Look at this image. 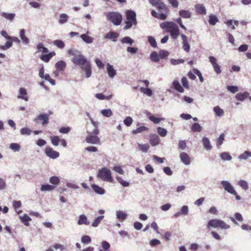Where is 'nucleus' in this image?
Instances as JSON below:
<instances>
[{
	"instance_id": "nucleus-34",
	"label": "nucleus",
	"mask_w": 251,
	"mask_h": 251,
	"mask_svg": "<svg viewBox=\"0 0 251 251\" xmlns=\"http://www.w3.org/2000/svg\"><path fill=\"white\" fill-rule=\"evenodd\" d=\"M1 15L3 17L10 21H12L15 16V14L14 13H6L5 12L2 13Z\"/></svg>"
},
{
	"instance_id": "nucleus-38",
	"label": "nucleus",
	"mask_w": 251,
	"mask_h": 251,
	"mask_svg": "<svg viewBox=\"0 0 251 251\" xmlns=\"http://www.w3.org/2000/svg\"><path fill=\"white\" fill-rule=\"evenodd\" d=\"M80 37L87 43H91L93 41V38L86 34H82L80 36Z\"/></svg>"
},
{
	"instance_id": "nucleus-48",
	"label": "nucleus",
	"mask_w": 251,
	"mask_h": 251,
	"mask_svg": "<svg viewBox=\"0 0 251 251\" xmlns=\"http://www.w3.org/2000/svg\"><path fill=\"white\" fill-rule=\"evenodd\" d=\"M121 41L122 43H126L130 45L134 42L133 40L129 37H125L122 38Z\"/></svg>"
},
{
	"instance_id": "nucleus-8",
	"label": "nucleus",
	"mask_w": 251,
	"mask_h": 251,
	"mask_svg": "<svg viewBox=\"0 0 251 251\" xmlns=\"http://www.w3.org/2000/svg\"><path fill=\"white\" fill-rule=\"evenodd\" d=\"M46 155L52 159L57 158L59 156V153L57 151H54L50 147H47L45 150Z\"/></svg>"
},
{
	"instance_id": "nucleus-25",
	"label": "nucleus",
	"mask_w": 251,
	"mask_h": 251,
	"mask_svg": "<svg viewBox=\"0 0 251 251\" xmlns=\"http://www.w3.org/2000/svg\"><path fill=\"white\" fill-rule=\"evenodd\" d=\"M119 36V34L114 32H110L108 33L106 36L105 38L111 39L113 41H115L116 38Z\"/></svg>"
},
{
	"instance_id": "nucleus-54",
	"label": "nucleus",
	"mask_w": 251,
	"mask_h": 251,
	"mask_svg": "<svg viewBox=\"0 0 251 251\" xmlns=\"http://www.w3.org/2000/svg\"><path fill=\"white\" fill-rule=\"evenodd\" d=\"M50 182L54 185H58L60 182V179L57 176H52L50 179Z\"/></svg>"
},
{
	"instance_id": "nucleus-60",
	"label": "nucleus",
	"mask_w": 251,
	"mask_h": 251,
	"mask_svg": "<svg viewBox=\"0 0 251 251\" xmlns=\"http://www.w3.org/2000/svg\"><path fill=\"white\" fill-rule=\"evenodd\" d=\"M11 149L13 150L14 151H19L20 149V146L17 143H12L10 145Z\"/></svg>"
},
{
	"instance_id": "nucleus-9",
	"label": "nucleus",
	"mask_w": 251,
	"mask_h": 251,
	"mask_svg": "<svg viewBox=\"0 0 251 251\" xmlns=\"http://www.w3.org/2000/svg\"><path fill=\"white\" fill-rule=\"evenodd\" d=\"M224 189L231 194H236V192L231 184L227 181L223 180L221 182Z\"/></svg>"
},
{
	"instance_id": "nucleus-2",
	"label": "nucleus",
	"mask_w": 251,
	"mask_h": 251,
	"mask_svg": "<svg viewBox=\"0 0 251 251\" xmlns=\"http://www.w3.org/2000/svg\"><path fill=\"white\" fill-rule=\"evenodd\" d=\"M162 29H166L169 32L172 38L176 39L179 35V30L178 26L172 22H164L160 24Z\"/></svg>"
},
{
	"instance_id": "nucleus-42",
	"label": "nucleus",
	"mask_w": 251,
	"mask_h": 251,
	"mask_svg": "<svg viewBox=\"0 0 251 251\" xmlns=\"http://www.w3.org/2000/svg\"><path fill=\"white\" fill-rule=\"evenodd\" d=\"M90 121L92 125L95 127V128L93 131V133L95 135H98L99 133V131L98 128V123L94 121L92 118H90Z\"/></svg>"
},
{
	"instance_id": "nucleus-31",
	"label": "nucleus",
	"mask_w": 251,
	"mask_h": 251,
	"mask_svg": "<svg viewBox=\"0 0 251 251\" xmlns=\"http://www.w3.org/2000/svg\"><path fill=\"white\" fill-rule=\"evenodd\" d=\"M202 129L201 126L197 123H194L191 126V130L193 132H200Z\"/></svg>"
},
{
	"instance_id": "nucleus-33",
	"label": "nucleus",
	"mask_w": 251,
	"mask_h": 251,
	"mask_svg": "<svg viewBox=\"0 0 251 251\" xmlns=\"http://www.w3.org/2000/svg\"><path fill=\"white\" fill-rule=\"evenodd\" d=\"M55 186L49 184L43 185L41 188L42 191H50L54 189Z\"/></svg>"
},
{
	"instance_id": "nucleus-17",
	"label": "nucleus",
	"mask_w": 251,
	"mask_h": 251,
	"mask_svg": "<svg viewBox=\"0 0 251 251\" xmlns=\"http://www.w3.org/2000/svg\"><path fill=\"white\" fill-rule=\"evenodd\" d=\"M107 71L109 77L112 78L116 75V70H114L112 65L107 64Z\"/></svg>"
},
{
	"instance_id": "nucleus-46",
	"label": "nucleus",
	"mask_w": 251,
	"mask_h": 251,
	"mask_svg": "<svg viewBox=\"0 0 251 251\" xmlns=\"http://www.w3.org/2000/svg\"><path fill=\"white\" fill-rule=\"evenodd\" d=\"M68 16L66 14H61L59 16V23L62 24L68 21Z\"/></svg>"
},
{
	"instance_id": "nucleus-55",
	"label": "nucleus",
	"mask_w": 251,
	"mask_h": 251,
	"mask_svg": "<svg viewBox=\"0 0 251 251\" xmlns=\"http://www.w3.org/2000/svg\"><path fill=\"white\" fill-rule=\"evenodd\" d=\"M149 118L151 121L153 122L154 124H158L161 121L164 120V118H156L153 115L149 116Z\"/></svg>"
},
{
	"instance_id": "nucleus-28",
	"label": "nucleus",
	"mask_w": 251,
	"mask_h": 251,
	"mask_svg": "<svg viewBox=\"0 0 251 251\" xmlns=\"http://www.w3.org/2000/svg\"><path fill=\"white\" fill-rule=\"evenodd\" d=\"M21 220L26 226H29L28 222L30 221L31 218L26 214H24L23 216L20 217Z\"/></svg>"
},
{
	"instance_id": "nucleus-30",
	"label": "nucleus",
	"mask_w": 251,
	"mask_h": 251,
	"mask_svg": "<svg viewBox=\"0 0 251 251\" xmlns=\"http://www.w3.org/2000/svg\"><path fill=\"white\" fill-rule=\"evenodd\" d=\"M202 142L204 148L206 150H209L211 149V146L210 145V141L207 138L203 137L202 138Z\"/></svg>"
},
{
	"instance_id": "nucleus-62",
	"label": "nucleus",
	"mask_w": 251,
	"mask_h": 251,
	"mask_svg": "<svg viewBox=\"0 0 251 251\" xmlns=\"http://www.w3.org/2000/svg\"><path fill=\"white\" fill-rule=\"evenodd\" d=\"M224 134L222 133L220 135L219 137L217 139V145L218 146H220L223 144V141L224 140Z\"/></svg>"
},
{
	"instance_id": "nucleus-45",
	"label": "nucleus",
	"mask_w": 251,
	"mask_h": 251,
	"mask_svg": "<svg viewBox=\"0 0 251 251\" xmlns=\"http://www.w3.org/2000/svg\"><path fill=\"white\" fill-rule=\"evenodd\" d=\"M214 111L218 116H221L224 114V110L221 109L219 106H216L214 107Z\"/></svg>"
},
{
	"instance_id": "nucleus-21",
	"label": "nucleus",
	"mask_w": 251,
	"mask_h": 251,
	"mask_svg": "<svg viewBox=\"0 0 251 251\" xmlns=\"http://www.w3.org/2000/svg\"><path fill=\"white\" fill-rule=\"evenodd\" d=\"M249 96V93L247 92H245L243 93H240L236 94L235 98L236 99L240 101H243L246 98H247Z\"/></svg>"
},
{
	"instance_id": "nucleus-5",
	"label": "nucleus",
	"mask_w": 251,
	"mask_h": 251,
	"mask_svg": "<svg viewBox=\"0 0 251 251\" xmlns=\"http://www.w3.org/2000/svg\"><path fill=\"white\" fill-rule=\"evenodd\" d=\"M98 176L102 180L110 182H113L110 170L107 168H102L99 171Z\"/></svg>"
},
{
	"instance_id": "nucleus-10",
	"label": "nucleus",
	"mask_w": 251,
	"mask_h": 251,
	"mask_svg": "<svg viewBox=\"0 0 251 251\" xmlns=\"http://www.w3.org/2000/svg\"><path fill=\"white\" fill-rule=\"evenodd\" d=\"M209 60L211 64H212L214 71L218 75L221 73V69L220 66L217 63V59L216 58L212 56H210L209 57Z\"/></svg>"
},
{
	"instance_id": "nucleus-23",
	"label": "nucleus",
	"mask_w": 251,
	"mask_h": 251,
	"mask_svg": "<svg viewBox=\"0 0 251 251\" xmlns=\"http://www.w3.org/2000/svg\"><path fill=\"white\" fill-rule=\"evenodd\" d=\"M77 223L79 225L82 224L88 225L89 224V222L87 221V217L84 215L79 216Z\"/></svg>"
},
{
	"instance_id": "nucleus-64",
	"label": "nucleus",
	"mask_w": 251,
	"mask_h": 251,
	"mask_svg": "<svg viewBox=\"0 0 251 251\" xmlns=\"http://www.w3.org/2000/svg\"><path fill=\"white\" fill-rule=\"evenodd\" d=\"M21 133L23 135H29L31 131L27 127L23 128L21 129Z\"/></svg>"
},
{
	"instance_id": "nucleus-20",
	"label": "nucleus",
	"mask_w": 251,
	"mask_h": 251,
	"mask_svg": "<svg viewBox=\"0 0 251 251\" xmlns=\"http://www.w3.org/2000/svg\"><path fill=\"white\" fill-rule=\"evenodd\" d=\"M66 67V64L65 61L60 60L55 64V68L58 71H63Z\"/></svg>"
},
{
	"instance_id": "nucleus-43",
	"label": "nucleus",
	"mask_w": 251,
	"mask_h": 251,
	"mask_svg": "<svg viewBox=\"0 0 251 251\" xmlns=\"http://www.w3.org/2000/svg\"><path fill=\"white\" fill-rule=\"evenodd\" d=\"M51 143L55 146H58L60 142V139L58 136H53L50 137Z\"/></svg>"
},
{
	"instance_id": "nucleus-58",
	"label": "nucleus",
	"mask_w": 251,
	"mask_h": 251,
	"mask_svg": "<svg viewBox=\"0 0 251 251\" xmlns=\"http://www.w3.org/2000/svg\"><path fill=\"white\" fill-rule=\"evenodd\" d=\"M151 59L154 62H158L159 60L158 55L156 52H153L151 54Z\"/></svg>"
},
{
	"instance_id": "nucleus-49",
	"label": "nucleus",
	"mask_w": 251,
	"mask_h": 251,
	"mask_svg": "<svg viewBox=\"0 0 251 251\" xmlns=\"http://www.w3.org/2000/svg\"><path fill=\"white\" fill-rule=\"evenodd\" d=\"M158 10H163L165 11H168V8L166 5L162 2L159 1L157 6H155Z\"/></svg>"
},
{
	"instance_id": "nucleus-40",
	"label": "nucleus",
	"mask_w": 251,
	"mask_h": 251,
	"mask_svg": "<svg viewBox=\"0 0 251 251\" xmlns=\"http://www.w3.org/2000/svg\"><path fill=\"white\" fill-rule=\"evenodd\" d=\"M54 45L57 46L58 48L63 49L65 47L64 43L60 40H54L53 42Z\"/></svg>"
},
{
	"instance_id": "nucleus-37",
	"label": "nucleus",
	"mask_w": 251,
	"mask_h": 251,
	"mask_svg": "<svg viewBox=\"0 0 251 251\" xmlns=\"http://www.w3.org/2000/svg\"><path fill=\"white\" fill-rule=\"evenodd\" d=\"M100 113L102 115L106 117H110L112 115V112L110 109H103Z\"/></svg>"
},
{
	"instance_id": "nucleus-61",
	"label": "nucleus",
	"mask_w": 251,
	"mask_h": 251,
	"mask_svg": "<svg viewBox=\"0 0 251 251\" xmlns=\"http://www.w3.org/2000/svg\"><path fill=\"white\" fill-rule=\"evenodd\" d=\"M91 241V238L88 235H84L81 238V242L84 244H88Z\"/></svg>"
},
{
	"instance_id": "nucleus-12",
	"label": "nucleus",
	"mask_w": 251,
	"mask_h": 251,
	"mask_svg": "<svg viewBox=\"0 0 251 251\" xmlns=\"http://www.w3.org/2000/svg\"><path fill=\"white\" fill-rule=\"evenodd\" d=\"M180 159L181 162L185 165H188L191 163V158L189 155L186 152H182L179 155Z\"/></svg>"
},
{
	"instance_id": "nucleus-14",
	"label": "nucleus",
	"mask_w": 251,
	"mask_h": 251,
	"mask_svg": "<svg viewBox=\"0 0 251 251\" xmlns=\"http://www.w3.org/2000/svg\"><path fill=\"white\" fill-rule=\"evenodd\" d=\"M56 54L54 51H51L47 54H42L40 58L45 62H48L50 59Z\"/></svg>"
},
{
	"instance_id": "nucleus-32",
	"label": "nucleus",
	"mask_w": 251,
	"mask_h": 251,
	"mask_svg": "<svg viewBox=\"0 0 251 251\" xmlns=\"http://www.w3.org/2000/svg\"><path fill=\"white\" fill-rule=\"evenodd\" d=\"M102 249L100 250L99 251H110V244L107 241H103L101 243Z\"/></svg>"
},
{
	"instance_id": "nucleus-57",
	"label": "nucleus",
	"mask_w": 251,
	"mask_h": 251,
	"mask_svg": "<svg viewBox=\"0 0 251 251\" xmlns=\"http://www.w3.org/2000/svg\"><path fill=\"white\" fill-rule=\"evenodd\" d=\"M148 40L149 42L150 43V45L153 48H155L157 46L156 42L155 40V39L151 37V36H149Z\"/></svg>"
},
{
	"instance_id": "nucleus-53",
	"label": "nucleus",
	"mask_w": 251,
	"mask_h": 251,
	"mask_svg": "<svg viewBox=\"0 0 251 251\" xmlns=\"http://www.w3.org/2000/svg\"><path fill=\"white\" fill-rule=\"evenodd\" d=\"M117 181L124 187H127L129 185V183L124 180L121 177L117 176L116 177Z\"/></svg>"
},
{
	"instance_id": "nucleus-16",
	"label": "nucleus",
	"mask_w": 251,
	"mask_h": 251,
	"mask_svg": "<svg viewBox=\"0 0 251 251\" xmlns=\"http://www.w3.org/2000/svg\"><path fill=\"white\" fill-rule=\"evenodd\" d=\"M160 139L159 137L156 135H151L150 137V143L152 146H155L159 144Z\"/></svg>"
},
{
	"instance_id": "nucleus-41",
	"label": "nucleus",
	"mask_w": 251,
	"mask_h": 251,
	"mask_svg": "<svg viewBox=\"0 0 251 251\" xmlns=\"http://www.w3.org/2000/svg\"><path fill=\"white\" fill-rule=\"evenodd\" d=\"M95 97L99 100H109L111 98L112 96L110 95L108 96H105L102 93H98V94H96Z\"/></svg>"
},
{
	"instance_id": "nucleus-15",
	"label": "nucleus",
	"mask_w": 251,
	"mask_h": 251,
	"mask_svg": "<svg viewBox=\"0 0 251 251\" xmlns=\"http://www.w3.org/2000/svg\"><path fill=\"white\" fill-rule=\"evenodd\" d=\"M20 95L18 96V99H23L25 101L28 100L27 93L26 89L24 88H21L19 90Z\"/></svg>"
},
{
	"instance_id": "nucleus-19",
	"label": "nucleus",
	"mask_w": 251,
	"mask_h": 251,
	"mask_svg": "<svg viewBox=\"0 0 251 251\" xmlns=\"http://www.w3.org/2000/svg\"><path fill=\"white\" fill-rule=\"evenodd\" d=\"M173 85L175 90L180 93H183L184 92V89L181 86L180 83L177 80H174L173 82Z\"/></svg>"
},
{
	"instance_id": "nucleus-3",
	"label": "nucleus",
	"mask_w": 251,
	"mask_h": 251,
	"mask_svg": "<svg viewBox=\"0 0 251 251\" xmlns=\"http://www.w3.org/2000/svg\"><path fill=\"white\" fill-rule=\"evenodd\" d=\"M207 227L208 228L220 227L222 229H227L229 228L230 226L221 220L214 219L210 220L208 221L207 224Z\"/></svg>"
},
{
	"instance_id": "nucleus-4",
	"label": "nucleus",
	"mask_w": 251,
	"mask_h": 251,
	"mask_svg": "<svg viewBox=\"0 0 251 251\" xmlns=\"http://www.w3.org/2000/svg\"><path fill=\"white\" fill-rule=\"evenodd\" d=\"M126 21L124 29H127L131 28L133 25L137 24L136 13L132 10H127L126 13Z\"/></svg>"
},
{
	"instance_id": "nucleus-56",
	"label": "nucleus",
	"mask_w": 251,
	"mask_h": 251,
	"mask_svg": "<svg viewBox=\"0 0 251 251\" xmlns=\"http://www.w3.org/2000/svg\"><path fill=\"white\" fill-rule=\"evenodd\" d=\"M158 133L162 137H164L166 135L167 131V130L161 127H158L157 129Z\"/></svg>"
},
{
	"instance_id": "nucleus-18",
	"label": "nucleus",
	"mask_w": 251,
	"mask_h": 251,
	"mask_svg": "<svg viewBox=\"0 0 251 251\" xmlns=\"http://www.w3.org/2000/svg\"><path fill=\"white\" fill-rule=\"evenodd\" d=\"M195 9L196 12L199 14H205L206 9L204 6L202 4H198L195 6Z\"/></svg>"
},
{
	"instance_id": "nucleus-24",
	"label": "nucleus",
	"mask_w": 251,
	"mask_h": 251,
	"mask_svg": "<svg viewBox=\"0 0 251 251\" xmlns=\"http://www.w3.org/2000/svg\"><path fill=\"white\" fill-rule=\"evenodd\" d=\"M37 48L38 51L42 52L43 53H47L49 52L48 49L46 48L42 43H39L37 44Z\"/></svg>"
},
{
	"instance_id": "nucleus-63",
	"label": "nucleus",
	"mask_w": 251,
	"mask_h": 251,
	"mask_svg": "<svg viewBox=\"0 0 251 251\" xmlns=\"http://www.w3.org/2000/svg\"><path fill=\"white\" fill-rule=\"evenodd\" d=\"M132 122L133 120L130 117H127L124 121V124L127 126H129Z\"/></svg>"
},
{
	"instance_id": "nucleus-7",
	"label": "nucleus",
	"mask_w": 251,
	"mask_h": 251,
	"mask_svg": "<svg viewBox=\"0 0 251 251\" xmlns=\"http://www.w3.org/2000/svg\"><path fill=\"white\" fill-rule=\"evenodd\" d=\"M87 133L88 135L85 139V141L87 143L92 144H100V139L97 136V135L94 134L93 132H87Z\"/></svg>"
},
{
	"instance_id": "nucleus-52",
	"label": "nucleus",
	"mask_w": 251,
	"mask_h": 251,
	"mask_svg": "<svg viewBox=\"0 0 251 251\" xmlns=\"http://www.w3.org/2000/svg\"><path fill=\"white\" fill-rule=\"evenodd\" d=\"M103 216H100L96 218L94 222L92 223V226L94 227L97 226L101 221L103 219Z\"/></svg>"
},
{
	"instance_id": "nucleus-11",
	"label": "nucleus",
	"mask_w": 251,
	"mask_h": 251,
	"mask_svg": "<svg viewBox=\"0 0 251 251\" xmlns=\"http://www.w3.org/2000/svg\"><path fill=\"white\" fill-rule=\"evenodd\" d=\"M49 119V115L48 114H42L37 116V117L35 119V121L38 123V121H40L42 122L43 125H45L48 123Z\"/></svg>"
},
{
	"instance_id": "nucleus-59",
	"label": "nucleus",
	"mask_w": 251,
	"mask_h": 251,
	"mask_svg": "<svg viewBox=\"0 0 251 251\" xmlns=\"http://www.w3.org/2000/svg\"><path fill=\"white\" fill-rule=\"evenodd\" d=\"M181 82L183 86L186 89H189V86L188 80L187 78L185 76H183L181 79Z\"/></svg>"
},
{
	"instance_id": "nucleus-13",
	"label": "nucleus",
	"mask_w": 251,
	"mask_h": 251,
	"mask_svg": "<svg viewBox=\"0 0 251 251\" xmlns=\"http://www.w3.org/2000/svg\"><path fill=\"white\" fill-rule=\"evenodd\" d=\"M182 40L183 49L187 52H189L190 50V46L187 41V38L186 35L183 34H181Z\"/></svg>"
},
{
	"instance_id": "nucleus-36",
	"label": "nucleus",
	"mask_w": 251,
	"mask_h": 251,
	"mask_svg": "<svg viewBox=\"0 0 251 251\" xmlns=\"http://www.w3.org/2000/svg\"><path fill=\"white\" fill-rule=\"evenodd\" d=\"M249 157H251V152L249 151H245L239 156L240 159L246 160Z\"/></svg>"
},
{
	"instance_id": "nucleus-50",
	"label": "nucleus",
	"mask_w": 251,
	"mask_h": 251,
	"mask_svg": "<svg viewBox=\"0 0 251 251\" xmlns=\"http://www.w3.org/2000/svg\"><path fill=\"white\" fill-rule=\"evenodd\" d=\"M12 46V40H8L3 46H1L0 48L3 50H6Z\"/></svg>"
},
{
	"instance_id": "nucleus-26",
	"label": "nucleus",
	"mask_w": 251,
	"mask_h": 251,
	"mask_svg": "<svg viewBox=\"0 0 251 251\" xmlns=\"http://www.w3.org/2000/svg\"><path fill=\"white\" fill-rule=\"evenodd\" d=\"M219 20L216 16L211 14L209 16V23L211 25H215L218 22Z\"/></svg>"
},
{
	"instance_id": "nucleus-6",
	"label": "nucleus",
	"mask_w": 251,
	"mask_h": 251,
	"mask_svg": "<svg viewBox=\"0 0 251 251\" xmlns=\"http://www.w3.org/2000/svg\"><path fill=\"white\" fill-rule=\"evenodd\" d=\"M107 19L115 25H120L122 21V15L117 12H109L107 15Z\"/></svg>"
},
{
	"instance_id": "nucleus-27",
	"label": "nucleus",
	"mask_w": 251,
	"mask_h": 251,
	"mask_svg": "<svg viewBox=\"0 0 251 251\" xmlns=\"http://www.w3.org/2000/svg\"><path fill=\"white\" fill-rule=\"evenodd\" d=\"M179 15L183 18H190L191 17V13L188 10H181L179 12Z\"/></svg>"
},
{
	"instance_id": "nucleus-29",
	"label": "nucleus",
	"mask_w": 251,
	"mask_h": 251,
	"mask_svg": "<svg viewBox=\"0 0 251 251\" xmlns=\"http://www.w3.org/2000/svg\"><path fill=\"white\" fill-rule=\"evenodd\" d=\"M92 187L94 191L98 194L102 195L104 193V190L97 185L93 184L92 185Z\"/></svg>"
},
{
	"instance_id": "nucleus-47",
	"label": "nucleus",
	"mask_w": 251,
	"mask_h": 251,
	"mask_svg": "<svg viewBox=\"0 0 251 251\" xmlns=\"http://www.w3.org/2000/svg\"><path fill=\"white\" fill-rule=\"evenodd\" d=\"M138 147L139 149L143 152H146L149 149L150 146L148 144H138Z\"/></svg>"
},
{
	"instance_id": "nucleus-44",
	"label": "nucleus",
	"mask_w": 251,
	"mask_h": 251,
	"mask_svg": "<svg viewBox=\"0 0 251 251\" xmlns=\"http://www.w3.org/2000/svg\"><path fill=\"white\" fill-rule=\"evenodd\" d=\"M221 158L224 160L229 161L232 159L230 155L226 152H223L220 155Z\"/></svg>"
},
{
	"instance_id": "nucleus-35",
	"label": "nucleus",
	"mask_w": 251,
	"mask_h": 251,
	"mask_svg": "<svg viewBox=\"0 0 251 251\" xmlns=\"http://www.w3.org/2000/svg\"><path fill=\"white\" fill-rule=\"evenodd\" d=\"M116 215L117 218L119 219L120 221L124 220L127 217V215L122 211H117Z\"/></svg>"
},
{
	"instance_id": "nucleus-51",
	"label": "nucleus",
	"mask_w": 251,
	"mask_h": 251,
	"mask_svg": "<svg viewBox=\"0 0 251 251\" xmlns=\"http://www.w3.org/2000/svg\"><path fill=\"white\" fill-rule=\"evenodd\" d=\"M238 184L240 187L245 190H247L249 188L247 182L245 180H241L238 181Z\"/></svg>"
},
{
	"instance_id": "nucleus-39",
	"label": "nucleus",
	"mask_w": 251,
	"mask_h": 251,
	"mask_svg": "<svg viewBox=\"0 0 251 251\" xmlns=\"http://www.w3.org/2000/svg\"><path fill=\"white\" fill-rule=\"evenodd\" d=\"M148 130V128L145 126H141L135 130L132 131V133L134 134H137L138 133L142 132L144 131H146Z\"/></svg>"
},
{
	"instance_id": "nucleus-22",
	"label": "nucleus",
	"mask_w": 251,
	"mask_h": 251,
	"mask_svg": "<svg viewBox=\"0 0 251 251\" xmlns=\"http://www.w3.org/2000/svg\"><path fill=\"white\" fill-rule=\"evenodd\" d=\"M20 37L24 43L26 44L29 43V39L25 35V30L24 29H22L20 30Z\"/></svg>"
},
{
	"instance_id": "nucleus-1",
	"label": "nucleus",
	"mask_w": 251,
	"mask_h": 251,
	"mask_svg": "<svg viewBox=\"0 0 251 251\" xmlns=\"http://www.w3.org/2000/svg\"><path fill=\"white\" fill-rule=\"evenodd\" d=\"M72 62L75 65L79 66L85 72L87 77H89L91 75V68L89 63L82 55L75 56L72 59Z\"/></svg>"
}]
</instances>
